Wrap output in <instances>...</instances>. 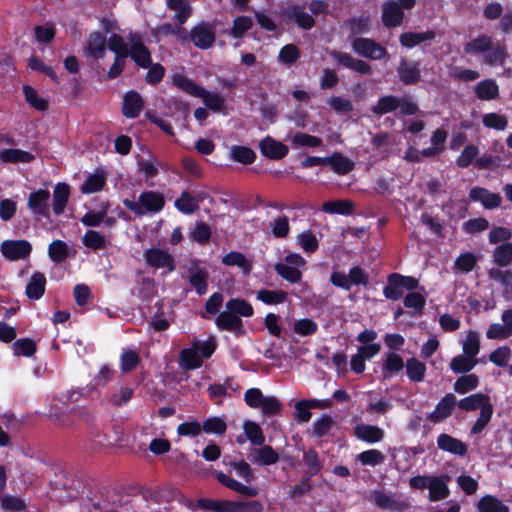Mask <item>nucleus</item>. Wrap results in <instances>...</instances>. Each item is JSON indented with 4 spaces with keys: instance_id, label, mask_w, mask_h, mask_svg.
Instances as JSON below:
<instances>
[{
    "instance_id": "obj_1",
    "label": "nucleus",
    "mask_w": 512,
    "mask_h": 512,
    "mask_svg": "<svg viewBox=\"0 0 512 512\" xmlns=\"http://www.w3.org/2000/svg\"><path fill=\"white\" fill-rule=\"evenodd\" d=\"M123 204L128 210L141 216L146 212H159L163 208L165 200L162 194L154 191H147L140 194L137 202L125 199Z\"/></svg>"
},
{
    "instance_id": "obj_2",
    "label": "nucleus",
    "mask_w": 512,
    "mask_h": 512,
    "mask_svg": "<svg viewBox=\"0 0 512 512\" xmlns=\"http://www.w3.org/2000/svg\"><path fill=\"white\" fill-rule=\"evenodd\" d=\"M355 53L372 60H381L388 57L385 47L370 38L357 37L351 42Z\"/></svg>"
},
{
    "instance_id": "obj_3",
    "label": "nucleus",
    "mask_w": 512,
    "mask_h": 512,
    "mask_svg": "<svg viewBox=\"0 0 512 512\" xmlns=\"http://www.w3.org/2000/svg\"><path fill=\"white\" fill-rule=\"evenodd\" d=\"M303 169L301 162L296 167L287 166L284 162H256V165L251 167L255 173H270L276 177L295 173L298 178L303 177Z\"/></svg>"
},
{
    "instance_id": "obj_4",
    "label": "nucleus",
    "mask_w": 512,
    "mask_h": 512,
    "mask_svg": "<svg viewBox=\"0 0 512 512\" xmlns=\"http://www.w3.org/2000/svg\"><path fill=\"white\" fill-rule=\"evenodd\" d=\"M190 40L199 49H208L216 39L215 27L208 23H200L193 27L189 34Z\"/></svg>"
},
{
    "instance_id": "obj_5",
    "label": "nucleus",
    "mask_w": 512,
    "mask_h": 512,
    "mask_svg": "<svg viewBox=\"0 0 512 512\" xmlns=\"http://www.w3.org/2000/svg\"><path fill=\"white\" fill-rule=\"evenodd\" d=\"M129 42V55L135 63L143 68H148L151 63V54L149 49L143 44L142 38L139 34H130L128 36Z\"/></svg>"
},
{
    "instance_id": "obj_6",
    "label": "nucleus",
    "mask_w": 512,
    "mask_h": 512,
    "mask_svg": "<svg viewBox=\"0 0 512 512\" xmlns=\"http://www.w3.org/2000/svg\"><path fill=\"white\" fill-rule=\"evenodd\" d=\"M406 8L403 7L396 0H389L383 3L382 5V22L383 25L387 28L398 27L402 24L404 19V10Z\"/></svg>"
},
{
    "instance_id": "obj_7",
    "label": "nucleus",
    "mask_w": 512,
    "mask_h": 512,
    "mask_svg": "<svg viewBox=\"0 0 512 512\" xmlns=\"http://www.w3.org/2000/svg\"><path fill=\"white\" fill-rule=\"evenodd\" d=\"M330 55L339 65L345 68L365 75L372 73L371 65L368 62L355 58L349 53L333 50L330 52Z\"/></svg>"
},
{
    "instance_id": "obj_8",
    "label": "nucleus",
    "mask_w": 512,
    "mask_h": 512,
    "mask_svg": "<svg viewBox=\"0 0 512 512\" xmlns=\"http://www.w3.org/2000/svg\"><path fill=\"white\" fill-rule=\"evenodd\" d=\"M1 252L10 260L23 259L30 254L31 245L25 240H7L1 244Z\"/></svg>"
},
{
    "instance_id": "obj_9",
    "label": "nucleus",
    "mask_w": 512,
    "mask_h": 512,
    "mask_svg": "<svg viewBox=\"0 0 512 512\" xmlns=\"http://www.w3.org/2000/svg\"><path fill=\"white\" fill-rule=\"evenodd\" d=\"M397 73L402 83L406 85L416 84L421 78L420 64L402 58L397 67Z\"/></svg>"
},
{
    "instance_id": "obj_10",
    "label": "nucleus",
    "mask_w": 512,
    "mask_h": 512,
    "mask_svg": "<svg viewBox=\"0 0 512 512\" xmlns=\"http://www.w3.org/2000/svg\"><path fill=\"white\" fill-rule=\"evenodd\" d=\"M200 341L193 339L191 348H184L179 354V366L185 370H193L202 366V358L198 354L197 347Z\"/></svg>"
},
{
    "instance_id": "obj_11",
    "label": "nucleus",
    "mask_w": 512,
    "mask_h": 512,
    "mask_svg": "<svg viewBox=\"0 0 512 512\" xmlns=\"http://www.w3.org/2000/svg\"><path fill=\"white\" fill-rule=\"evenodd\" d=\"M50 193L47 190H37L32 192L28 198V208L36 215L49 216Z\"/></svg>"
},
{
    "instance_id": "obj_12",
    "label": "nucleus",
    "mask_w": 512,
    "mask_h": 512,
    "mask_svg": "<svg viewBox=\"0 0 512 512\" xmlns=\"http://www.w3.org/2000/svg\"><path fill=\"white\" fill-rule=\"evenodd\" d=\"M370 500L379 508L391 511H402L407 508L404 501L395 499L383 491L375 490L370 494Z\"/></svg>"
},
{
    "instance_id": "obj_13",
    "label": "nucleus",
    "mask_w": 512,
    "mask_h": 512,
    "mask_svg": "<svg viewBox=\"0 0 512 512\" xmlns=\"http://www.w3.org/2000/svg\"><path fill=\"white\" fill-rule=\"evenodd\" d=\"M144 258L147 263L154 268H165L169 271L174 270V263L172 256L161 249H149L144 252Z\"/></svg>"
},
{
    "instance_id": "obj_14",
    "label": "nucleus",
    "mask_w": 512,
    "mask_h": 512,
    "mask_svg": "<svg viewBox=\"0 0 512 512\" xmlns=\"http://www.w3.org/2000/svg\"><path fill=\"white\" fill-rule=\"evenodd\" d=\"M455 403L456 397L454 394L445 395L437 404L435 410L428 416V419L434 423L444 420L452 414Z\"/></svg>"
},
{
    "instance_id": "obj_15",
    "label": "nucleus",
    "mask_w": 512,
    "mask_h": 512,
    "mask_svg": "<svg viewBox=\"0 0 512 512\" xmlns=\"http://www.w3.org/2000/svg\"><path fill=\"white\" fill-rule=\"evenodd\" d=\"M469 196L474 201H480L487 209L497 208L502 203L499 194L491 193L485 188L474 187L470 190Z\"/></svg>"
},
{
    "instance_id": "obj_16",
    "label": "nucleus",
    "mask_w": 512,
    "mask_h": 512,
    "mask_svg": "<svg viewBox=\"0 0 512 512\" xmlns=\"http://www.w3.org/2000/svg\"><path fill=\"white\" fill-rule=\"evenodd\" d=\"M260 149L263 156L270 159H280L286 156L288 147L282 142L276 141L271 137H266L260 142Z\"/></svg>"
},
{
    "instance_id": "obj_17",
    "label": "nucleus",
    "mask_w": 512,
    "mask_h": 512,
    "mask_svg": "<svg viewBox=\"0 0 512 512\" xmlns=\"http://www.w3.org/2000/svg\"><path fill=\"white\" fill-rule=\"evenodd\" d=\"M437 445L439 449L458 456H465L467 453L465 443L445 433L439 435Z\"/></svg>"
},
{
    "instance_id": "obj_18",
    "label": "nucleus",
    "mask_w": 512,
    "mask_h": 512,
    "mask_svg": "<svg viewBox=\"0 0 512 512\" xmlns=\"http://www.w3.org/2000/svg\"><path fill=\"white\" fill-rule=\"evenodd\" d=\"M436 38V33L433 30L424 32H405L399 37V42L403 47L413 48L423 42L432 41Z\"/></svg>"
},
{
    "instance_id": "obj_19",
    "label": "nucleus",
    "mask_w": 512,
    "mask_h": 512,
    "mask_svg": "<svg viewBox=\"0 0 512 512\" xmlns=\"http://www.w3.org/2000/svg\"><path fill=\"white\" fill-rule=\"evenodd\" d=\"M249 459L260 465H272L278 461L279 455L271 446L265 445L261 448L252 449Z\"/></svg>"
},
{
    "instance_id": "obj_20",
    "label": "nucleus",
    "mask_w": 512,
    "mask_h": 512,
    "mask_svg": "<svg viewBox=\"0 0 512 512\" xmlns=\"http://www.w3.org/2000/svg\"><path fill=\"white\" fill-rule=\"evenodd\" d=\"M450 480L448 475H441L432 477L429 483V499L431 501H438L446 498L449 495L447 482Z\"/></svg>"
},
{
    "instance_id": "obj_21",
    "label": "nucleus",
    "mask_w": 512,
    "mask_h": 512,
    "mask_svg": "<svg viewBox=\"0 0 512 512\" xmlns=\"http://www.w3.org/2000/svg\"><path fill=\"white\" fill-rule=\"evenodd\" d=\"M448 132L445 129L438 128L431 137L432 146L422 151V156L433 158L439 156L445 149V142Z\"/></svg>"
},
{
    "instance_id": "obj_22",
    "label": "nucleus",
    "mask_w": 512,
    "mask_h": 512,
    "mask_svg": "<svg viewBox=\"0 0 512 512\" xmlns=\"http://www.w3.org/2000/svg\"><path fill=\"white\" fill-rule=\"evenodd\" d=\"M286 15L288 18L293 19L302 29L310 30L315 25L313 17L309 15L302 6H289Z\"/></svg>"
},
{
    "instance_id": "obj_23",
    "label": "nucleus",
    "mask_w": 512,
    "mask_h": 512,
    "mask_svg": "<svg viewBox=\"0 0 512 512\" xmlns=\"http://www.w3.org/2000/svg\"><path fill=\"white\" fill-rule=\"evenodd\" d=\"M354 434L358 439L366 442H379L384 437V432L377 426L368 424H357L354 427Z\"/></svg>"
},
{
    "instance_id": "obj_24",
    "label": "nucleus",
    "mask_w": 512,
    "mask_h": 512,
    "mask_svg": "<svg viewBox=\"0 0 512 512\" xmlns=\"http://www.w3.org/2000/svg\"><path fill=\"white\" fill-rule=\"evenodd\" d=\"M217 480L227 488L236 491L242 495L255 497L258 495V489L254 487H248L243 485L242 483L236 481L235 479L227 476L223 472H219L216 475Z\"/></svg>"
},
{
    "instance_id": "obj_25",
    "label": "nucleus",
    "mask_w": 512,
    "mask_h": 512,
    "mask_svg": "<svg viewBox=\"0 0 512 512\" xmlns=\"http://www.w3.org/2000/svg\"><path fill=\"white\" fill-rule=\"evenodd\" d=\"M216 325L222 330L239 332L242 329L243 323L240 317L234 315L230 310L226 309L221 312L216 318Z\"/></svg>"
},
{
    "instance_id": "obj_26",
    "label": "nucleus",
    "mask_w": 512,
    "mask_h": 512,
    "mask_svg": "<svg viewBox=\"0 0 512 512\" xmlns=\"http://www.w3.org/2000/svg\"><path fill=\"white\" fill-rule=\"evenodd\" d=\"M142 108L143 100L137 92L130 91L125 95L123 103V114L126 117H137L141 112Z\"/></svg>"
},
{
    "instance_id": "obj_27",
    "label": "nucleus",
    "mask_w": 512,
    "mask_h": 512,
    "mask_svg": "<svg viewBox=\"0 0 512 512\" xmlns=\"http://www.w3.org/2000/svg\"><path fill=\"white\" fill-rule=\"evenodd\" d=\"M318 164L322 165L323 172L330 170L338 175H345L354 168V162H301L303 168H310Z\"/></svg>"
},
{
    "instance_id": "obj_28",
    "label": "nucleus",
    "mask_w": 512,
    "mask_h": 512,
    "mask_svg": "<svg viewBox=\"0 0 512 512\" xmlns=\"http://www.w3.org/2000/svg\"><path fill=\"white\" fill-rule=\"evenodd\" d=\"M70 195L69 186L66 183H58L53 192V211L60 215L64 212Z\"/></svg>"
},
{
    "instance_id": "obj_29",
    "label": "nucleus",
    "mask_w": 512,
    "mask_h": 512,
    "mask_svg": "<svg viewBox=\"0 0 512 512\" xmlns=\"http://www.w3.org/2000/svg\"><path fill=\"white\" fill-rule=\"evenodd\" d=\"M45 285V276L40 272L34 273L26 286L27 297L34 300L39 299L44 294Z\"/></svg>"
},
{
    "instance_id": "obj_30",
    "label": "nucleus",
    "mask_w": 512,
    "mask_h": 512,
    "mask_svg": "<svg viewBox=\"0 0 512 512\" xmlns=\"http://www.w3.org/2000/svg\"><path fill=\"white\" fill-rule=\"evenodd\" d=\"M508 57V53L506 50V46L503 44H494L492 43V48H490L484 54V63L490 66L495 65H504L506 58Z\"/></svg>"
},
{
    "instance_id": "obj_31",
    "label": "nucleus",
    "mask_w": 512,
    "mask_h": 512,
    "mask_svg": "<svg viewBox=\"0 0 512 512\" xmlns=\"http://www.w3.org/2000/svg\"><path fill=\"white\" fill-rule=\"evenodd\" d=\"M478 512H509V507L493 495H485L477 503Z\"/></svg>"
},
{
    "instance_id": "obj_32",
    "label": "nucleus",
    "mask_w": 512,
    "mask_h": 512,
    "mask_svg": "<svg viewBox=\"0 0 512 512\" xmlns=\"http://www.w3.org/2000/svg\"><path fill=\"white\" fill-rule=\"evenodd\" d=\"M169 9L176 12L174 19L180 24H184L192 14L191 5L185 0H167Z\"/></svg>"
},
{
    "instance_id": "obj_33",
    "label": "nucleus",
    "mask_w": 512,
    "mask_h": 512,
    "mask_svg": "<svg viewBox=\"0 0 512 512\" xmlns=\"http://www.w3.org/2000/svg\"><path fill=\"white\" fill-rule=\"evenodd\" d=\"M475 93L481 100H492L498 97L499 88L494 80L485 79L476 85Z\"/></svg>"
},
{
    "instance_id": "obj_34",
    "label": "nucleus",
    "mask_w": 512,
    "mask_h": 512,
    "mask_svg": "<svg viewBox=\"0 0 512 512\" xmlns=\"http://www.w3.org/2000/svg\"><path fill=\"white\" fill-rule=\"evenodd\" d=\"M106 45V38L101 33L95 32L90 35L86 50L94 58H100L104 56Z\"/></svg>"
},
{
    "instance_id": "obj_35",
    "label": "nucleus",
    "mask_w": 512,
    "mask_h": 512,
    "mask_svg": "<svg viewBox=\"0 0 512 512\" xmlns=\"http://www.w3.org/2000/svg\"><path fill=\"white\" fill-rule=\"evenodd\" d=\"M492 38L486 34H481L477 38L469 41L464 46V51L467 54H479L486 53L490 48H492Z\"/></svg>"
},
{
    "instance_id": "obj_36",
    "label": "nucleus",
    "mask_w": 512,
    "mask_h": 512,
    "mask_svg": "<svg viewBox=\"0 0 512 512\" xmlns=\"http://www.w3.org/2000/svg\"><path fill=\"white\" fill-rule=\"evenodd\" d=\"M173 84L180 90L194 97H199V95H202L201 93L204 92L203 87L197 85L192 79L181 74H176L173 77Z\"/></svg>"
},
{
    "instance_id": "obj_37",
    "label": "nucleus",
    "mask_w": 512,
    "mask_h": 512,
    "mask_svg": "<svg viewBox=\"0 0 512 512\" xmlns=\"http://www.w3.org/2000/svg\"><path fill=\"white\" fill-rule=\"evenodd\" d=\"M485 405L492 404L489 402V397L482 393L470 395L458 402L459 408L464 411H474L478 408L482 409Z\"/></svg>"
},
{
    "instance_id": "obj_38",
    "label": "nucleus",
    "mask_w": 512,
    "mask_h": 512,
    "mask_svg": "<svg viewBox=\"0 0 512 512\" xmlns=\"http://www.w3.org/2000/svg\"><path fill=\"white\" fill-rule=\"evenodd\" d=\"M354 209V203L350 200L341 199L335 201H327L322 205V210L333 214H351Z\"/></svg>"
},
{
    "instance_id": "obj_39",
    "label": "nucleus",
    "mask_w": 512,
    "mask_h": 512,
    "mask_svg": "<svg viewBox=\"0 0 512 512\" xmlns=\"http://www.w3.org/2000/svg\"><path fill=\"white\" fill-rule=\"evenodd\" d=\"M478 364L477 358H471L465 354L454 357L450 362V368L454 373H466Z\"/></svg>"
},
{
    "instance_id": "obj_40",
    "label": "nucleus",
    "mask_w": 512,
    "mask_h": 512,
    "mask_svg": "<svg viewBox=\"0 0 512 512\" xmlns=\"http://www.w3.org/2000/svg\"><path fill=\"white\" fill-rule=\"evenodd\" d=\"M398 109V97L394 95H386L380 97L377 104L371 108L376 115H384Z\"/></svg>"
},
{
    "instance_id": "obj_41",
    "label": "nucleus",
    "mask_w": 512,
    "mask_h": 512,
    "mask_svg": "<svg viewBox=\"0 0 512 512\" xmlns=\"http://www.w3.org/2000/svg\"><path fill=\"white\" fill-rule=\"evenodd\" d=\"M106 181L105 173L102 170H96L89 175L81 187L83 193H95L102 189Z\"/></svg>"
},
{
    "instance_id": "obj_42",
    "label": "nucleus",
    "mask_w": 512,
    "mask_h": 512,
    "mask_svg": "<svg viewBox=\"0 0 512 512\" xmlns=\"http://www.w3.org/2000/svg\"><path fill=\"white\" fill-rule=\"evenodd\" d=\"M222 262L227 266L240 267L245 274H249L251 271V262L248 259H246L244 254L237 251H232L226 254L222 258Z\"/></svg>"
},
{
    "instance_id": "obj_43",
    "label": "nucleus",
    "mask_w": 512,
    "mask_h": 512,
    "mask_svg": "<svg viewBox=\"0 0 512 512\" xmlns=\"http://www.w3.org/2000/svg\"><path fill=\"white\" fill-rule=\"evenodd\" d=\"M493 259L499 266H509L512 263V243L505 242L497 246L493 252Z\"/></svg>"
},
{
    "instance_id": "obj_44",
    "label": "nucleus",
    "mask_w": 512,
    "mask_h": 512,
    "mask_svg": "<svg viewBox=\"0 0 512 512\" xmlns=\"http://www.w3.org/2000/svg\"><path fill=\"white\" fill-rule=\"evenodd\" d=\"M208 272L195 268L190 270L189 282L196 289L197 293L202 295L207 291Z\"/></svg>"
},
{
    "instance_id": "obj_45",
    "label": "nucleus",
    "mask_w": 512,
    "mask_h": 512,
    "mask_svg": "<svg viewBox=\"0 0 512 512\" xmlns=\"http://www.w3.org/2000/svg\"><path fill=\"white\" fill-rule=\"evenodd\" d=\"M226 309L230 310L234 315L249 317L253 314L252 306L244 299L235 298L226 302Z\"/></svg>"
},
{
    "instance_id": "obj_46",
    "label": "nucleus",
    "mask_w": 512,
    "mask_h": 512,
    "mask_svg": "<svg viewBox=\"0 0 512 512\" xmlns=\"http://www.w3.org/2000/svg\"><path fill=\"white\" fill-rule=\"evenodd\" d=\"M404 362L400 355L396 353H388L383 364V376L389 378L392 373L399 372L403 369Z\"/></svg>"
},
{
    "instance_id": "obj_47",
    "label": "nucleus",
    "mask_w": 512,
    "mask_h": 512,
    "mask_svg": "<svg viewBox=\"0 0 512 512\" xmlns=\"http://www.w3.org/2000/svg\"><path fill=\"white\" fill-rule=\"evenodd\" d=\"M406 372L411 381L420 382L424 379L426 366L416 358H410L406 362Z\"/></svg>"
},
{
    "instance_id": "obj_48",
    "label": "nucleus",
    "mask_w": 512,
    "mask_h": 512,
    "mask_svg": "<svg viewBox=\"0 0 512 512\" xmlns=\"http://www.w3.org/2000/svg\"><path fill=\"white\" fill-rule=\"evenodd\" d=\"M175 207L182 213L192 214L199 209V204L189 192L184 191L180 198L175 201Z\"/></svg>"
},
{
    "instance_id": "obj_49",
    "label": "nucleus",
    "mask_w": 512,
    "mask_h": 512,
    "mask_svg": "<svg viewBox=\"0 0 512 512\" xmlns=\"http://www.w3.org/2000/svg\"><path fill=\"white\" fill-rule=\"evenodd\" d=\"M243 428L247 438L253 445L261 446L264 443L265 436L257 423L245 421Z\"/></svg>"
},
{
    "instance_id": "obj_50",
    "label": "nucleus",
    "mask_w": 512,
    "mask_h": 512,
    "mask_svg": "<svg viewBox=\"0 0 512 512\" xmlns=\"http://www.w3.org/2000/svg\"><path fill=\"white\" fill-rule=\"evenodd\" d=\"M480 351V339L478 333L470 330L463 341V354L476 358Z\"/></svg>"
},
{
    "instance_id": "obj_51",
    "label": "nucleus",
    "mask_w": 512,
    "mask_h": 512,
    "mask_svg": "<svg viewBox=\"0 0 512 512\" xmlns=\"http://www.w3.org/2000/svg\"><path fill=\"white\" fill-rule=\"evenodd\" d=\"M257 299L266 304H279L287 299V293L282 290L262 289L257 292Z\"/></svg>"
},
{
    "instance_id": "obj_52",
    "label": "nucleus",
    "mask_w": 512,
    "mask_h": 512,
    "mask_svg": "<svg viewBox=\"0 0 512 512\" xmlns=\"http://www.w3.org/2000/svg\"><path fill=\"white\" fill-rule=\"evenodd\" d=\"M479 378L475 374H469L459 377L454 383V390L458 393L465 394L478 386Z\"/></svg>"
},
{
    "instance_id": "obj_53",
    "label": "nucleus",
    "mask_w": 512,
    "mask_h": 512,
    "mask_svg": "<svg viewBox=\"0 0 512 512\" xmlns=\"http://www.w3.org/2000/svg\"><path fill=\"white\" fill-rule=\"evenodd\" d=\"M107 45L110 50L116 53V56L127 57L129 56V43L127 44L124 39L118 35L113 34L110 36Z\"/></svg>"
},
{
    "instance_id": "obj_54",
    "label": "nucleus",
    "mask_w": 512,
    "mask_h": 512,
    "mask_svg": "<svg viewBox=\"0 0 512 512\" xmlns=\"http://www.w3.org/2000/svg\"><path fill=\"white\" fill-rule=\"evenodd\" d=\"M23 92L26 101L37 110L45 111L48 108L47 101L43 98H40L37 91L31 86L25 85L23 87Z\"/></svg>"
},
{
    "instance_id": "obj_55",
    "label": "nucleus",
    "mask_w": 512,
    "mask_h": 512,
    "mask_svg": "<svg viewBox=\"0 0 512 512\" xmlns=\"http://www.w3.org/2000/svg\"><path fill=\"white\" fill-rule=\"evenodd\" d=\"M48 253L54 262H62L68 255V246L61 240H55L49 245Z\"/></svg>"
},
{
    "instance_id": "obj_56",
    "label": "nucleus",
    "mask_w": 512,
    "mask_h": 512,
    "mask_svg": "<svg viewBox=\"0 0 512 512\" xmlns=\"http://www.w3.org/2000/svg\"><path fill=\"white\" fill-rule=\"evenodd\" d=\"M275 271L285 280L296 283L301 279V272L296 267H291L284 263H277Z\"/></svg>"
},
{
    "instance_id": "obj_57",
    "label": "nucleus",
    "mask_w": 512,
    "mask_h": 512,
    "mask_svg": "<svg viewBox=\"0 0 512 512\" xmlns=\"http://www.w3.org/2000/svg\"><path fill=\"white\" fill-rule=\"evenodd\" d=\"M83 244L92 249H102L106 246V240L100 232L89 230L83 236Z\"/></svg>"
},
{
    "instance_id": "obj_58",
    "label": "nucleus",
    "mask_w": 512,
    "mask_h": 512,
    "mask_svg": "<svg viewBox=\"0 0 512 512\" xmlns=\"http://www.w3.org/2000/svg\"><path fill=\"white\" fill-rule=\"evenodd\" d=\"M483 124L487 128L505 130L508 125V120L504 115H500L498 113H488L483 116Z\"/></svg>"
},
{
    "instance_id": "obj_59",
    "label": "nucleus",
    "mask_w": 512,
    "mask_h": 512,
    "mask_svg": "<svg viewBox=\"0 0 512 512\" xmlns=\"http://www.w3.org/2000/svg\"><path fill=\"white\" fill-rule=\"evenodd\" d=\"M492 413H493L492 405H485L484 407H482V409L480 411L479 418L474 423V425L471 429V433L472 434L480 433L489 423Z\"/></svg>"
},
{
    "instance_id": "obj_60",
    "label": "nucleus",
    "mask_w": 512,
    "mask_h": 512,
    "mask_svg": "<svg viewBox=\"0 0 512 512\" xmlns=\"http://www.w3.org/2000/svg\"><path fill=\"white\" fill-rule=\"evenodd\" d=\"M198 98H202L205 105L213 111H220L224 105V98L217 93H209L204 89Z\"/></svg>"
},
{
    "instance_id": "obj_61",
    "label": "nucleus",
    "mask_w": 512,
    "mask_h": 512,
    "mask_svg": "<svg viewBox=\"0 0 512 512\" xmlns=\"http://www.w3.org/2000/svg\"><path fill=\"white\" fill-rule=\"evenodd\" d=\"M334 425V421L331 416L323 415L313 425V435L317 437H323L331 430Z\"/></svg>"
},
{
    "instance_id": "obj_62",
    "label": "nucleus",
    "mask_w": 512,
    "mask_h": 512,
    "mask_svg": "<svg viewBox=\"0 0 512 512\" xmlns=\"http://www.w3.org/2000/svg\"><path fill=\"white\" fill-rule=\"evenodd\" d=\"M273 235L277 238H284L288 235L290 227L286 216L279 217L270 223Z\"/></svg>"
},
{
    "instance_id": "obj_63",
    "label": "nucleus",
    "mask_w": 512,
    "mask_h": 512,
    "mask_svg": "<svg viewBox=\"0 0 512 512\" xmlns=\"http://www.w3.org/2000/svg\"><path fill=\"white\" fill-rule=\"evenodd\" d=\"M358 460L363 465H377L385 460V456L379 450H367L358 455Z\"/></svg>"
},
{
    "instance_id": "obj_64",
    "label": "nucleus",
    "mask_w": 512,
    "mask_h": 512,
    "mask_svg": "<svg viewBox=\"0 0 512 512\" xmlns=\"http://www.w3.org/2000/svg\"><path fill=\"white\" fill-rule=\"evenodd\" d=\"M511 356V350L507 346H502L494 350L489 355V360L497 366L504 367L508 364Z\"/></svg>"
}]
</instances>
